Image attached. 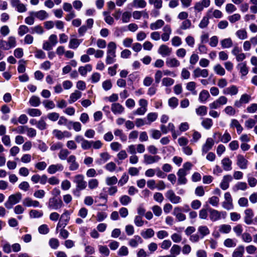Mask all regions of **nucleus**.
<instances>
[{"label": "nucleus", "instance_id": "1", "mask_svg": "<svg viewBox=\"0 0 257 257\" xmlns=\"http://www.w3.org/2000/svg\"><path fill=\"white\" fill-rule=\"evenodd\" d=\"M73 182L76 184V191H74L75 194L76 191L84 190L87 187V182L84 180V177L82 174H77L74 177Z\"/></svg>", "mask_w": 257, "mask_h": 257}, {"label": "nucleus", "instance_id": "2", "mask_svg": "<svg viewBox=\"0 0 257 257\" xmlns=\"http://www.w3.org/2000/svg\"><path fill=\"white\" fill-rule=\"evenodd\" d=\"M21 199L22 194L20 192L11 195L5 203V206L8 209H11L14 205L20 202Z\"/></svg>", "mask_w": 257, "mask_h": 257}, {"label": "nucleus", "instance_id": "3", "mask_svg": "<svg viewBox=\"0 0 257 257\" xmlns=\"http://www.w3.org/2000/svg\"><path fill=\"white\" fill-rule=\"evenodd\" d=\"M208 211L209 213V218L213 222L216 221L221 218H225L226 216L225 211H219L211 208H208Z\"/></svg>", "mask_w": 257, "mask_h": 257}, {"label": "nucleus", "instance_id": "4", "mask_svg": "<svg viewBox=\"0 0 257 257\" xmlns=\"http://www.w3.org/2000/svg\"><path fill=\"white\" fill-rule=\"evenodd\" d=\"M63 203L60 199L52 197L49 199L48 207L53 210H58L62 207Z\"/></svg>", "mask_w": 257, "mask_h": 257}, {"label": "nucleus", "instance_id": "5", "mask_svg": "<svg viewBox=\"0 0 257 257\" xmlns=\"http://www.w3.org/2000/svg\"><path fill=\"white\" fill-rule=\"evenodd\" d=\"M227 97L224 96H221L212 102L209 103V108L218 109L220 108L222 105L226 104L227 102Z\"/></svg>", "mask_w": 257, "mask_h": 257}, {"label": "nucleus", "instance_id": "6", "mask_svg": "<svg viewBox=\"0 0 257 257\" xmlns=\"http://www.w3.org/2000/svg\"><path fill=\"white\" fill-rule=\"evenodd\" d=\"M166 197L173 204H178L181 202V198L177 196L172 190H169L165 193Z\"/></svg>", "mask_w": 257, "mask_h": 257}, {"label": "nucleus", "instance_id": "7", "mask_svg": "<svg viewBox=\"0 0 257 257\" xmlns=\"http://www.w3.org/2000/svg\"><path fill=\"white\" fill-rule=\"evenodd\" d=\"M67 162L69 164V169L70 171L77 170L79 167V165L76 161V157L73 155L68 157Z\"/></svg>", "mask_w": 257, "mask_h": 257}, {"label": "nucleus", "instance_id": "8", "mask_svg": "<svg viewBox=\"0 0 257 257\" xmlns=\"http://www.w3.org/2000/svg\"><path fill=\"white\" fill-rule=\"evenodd\" d=\"M212 9H210L207 11L206 16L203 17V18H202L200 23L199 24V27L200 28L203 29L206 28L208 26L209 23V19L212 18Z\"/></svg>", "mask_w": 257, "mask_h": 257}, {"label": "nucleus", "instance_id": "9", "mask_svg": "<svg viewBox=\"0 0 257 257\" xmlns=\"http://www.w3.org/2000/svg\"><path fill=\"white\" fill-rule=\"evenodd\" d=\"M216 136H218V140L217 143L220 141L223 143H227L231 140V139L230 135L227 131H226L223 135L218 132L215 133L213 135L214 139L216 138Z\"/></svg>", "mask_w": 257, "mask_h": 257}, {"label": "nucleus", "instance_id": "10", "mask_svg": "<svg viewBox=\"0 0 257 257\" xmlns=\"http://www.w3.org/2000/svg\"><path fill=\"white\" fill-rule=\"evenodd\" d=\"M209 75L208 70L206 69H201L199 67L196 68L193 71V76L194 78L202 77L206 78Z\"/></svg>", "mask_w": 257, "mask_h": 257}, {"label": "nucleus", "instance_id": "11", "mask_svg": "<svg viewBox=\"0 0 257 257\" xmlns=\"http://www.w3.org/2000/svg\"><path fill=\"white\" fill-rule=\"evenodd\" d=\"M214 145V141L212 138H208L207 139L205 143L202 146V155H204L209 150H210L213 145Z\"/></svg>", "mask_w": 257, "mask_h": 257}, {"label": "nucleus", "instance_id": "12", "mask_svg": "<svg viewBox=\"0 0 257 257\" xmlns=\"http://www.w3.org/2000/svg\"><path fill=\"white\" fill-rule=\"evenodd\" d=\"M210 5V0H202L195 3L194 9L198 12H201L204 8H208Z\"/></svg>", "mask_w": 257, "mask_h": 257}, {"label": "nucleus", "instance_id": "13", "mask_svg": "<svg viewBox=\"0 0 257 257\" xmlns=\"http://www.w3.org/2000/svg\"><path fill=\"white\" fill-rule=\"evenodd\" d=\"M160 159V157L157 155L151 156L148 154L144 155V162L146 164H151L158 162Z\"/></svg>", "mask_w": 257, "mask_h": 257}, {"label": "nucleus", "instance_id": "14", "mask_svg": "<svg viewBox=\"0 0 257 257\" xmlns=\"http://www.w3.org/2000/svg\"><path fill=\"white\" fill-rule=\"evenodd\" d=\"M23 204L27 207H41L40 202L37 200H33L31 198L26 197L23 201Z\"/></svg>", "mask_w": 257, "mask_h": 257}, {"label": "nucleus", "instance_id": "15", "mask_svg": "<svg viewBox=\"0 0 257 257\" xmlns=\"http://www.w3.org/2000/svg\"><path fill=\"white\" fill-rule=\"evenodd\" d=\"M30 15L34 16L41 21H43L49 16L48 14L44 10H40L38 12H30Z\"/></svg>", "mask_w": 257, "mask_h": 257}, {"label": "nucleus", "instance_id": "16", "mask_svg": "<svg viewBox=\"0 0 257 257\" xmlns=\"http://www.w3.org/2000/svg\"><path fill=\"white\" fill-rule=\"evenodd\" d=\"M251 98L250 96L247 94H242L239 100H235L234 102V106L237 107H240L241 106L243 103H247Z\"/></svg>", "mask_w": 257, "mask_h": 257}, {"label": "nucleus", "instance_id": "17", "mask_svg": "<svg viewBox=\"0 0 257 257\" xmlns=\"http://www.w3.org/2000/svg\"><path fill=\"white\" fill-rule=\"evenodd\" d=\"M254 213L250 208L247 209L244 211V221L246 224H251L252 222V218Z\"/></svg>", "mask_w": 257, "mask_h": 257}, {"label": "nucleus", "instance_id": "18", "mask_svg": "<svg viewBox=\"0 0 257 257\" xmlns=\"http://www.w3.org/2000/svg\"><path fill=\"white\" fill-rule=\"evenodd\" d=\"M232 180V177L230 175H226L223 176L221 182L220 184V188L225 190L229 187V183Z\"/></svg>", "mask_w": 257, "mask_h": 257}, {"label": "nucleus", "instance_id": "19", "mask_svg": "<svg viewBox=\"0 0 257 257\" xmlns=\"http://www.w3.org/2000/svg\"><path fill=\"white\" fill-rule=\"evenodd\" d=\"M64 167L61 164H53L49 166L47 172L50 174H54L57 171H62Z\"/></svg>", "mask_w": 257, "mask_h": 257}, {"label": "nucleus", "instance_id": "20", "mask_svg": "<svg viewBox=\"0 0 257 257\" xmlns=\"http://www.w3.org/2000/svg\"><path fill=\"white\" fill-rule=\"evenodd\" d=\"M172 49L166 45H162L158 49V53L163 57L169 56L172 53Z\"/></svg>", "mask_w": 257, "mask_h": 257}, {"label": "nucleus", "instance_id": "21", "mask_svg": "<svg viewBox=\"0 0 257 257\" xmlns=\"http://www.w3.org/2000/svg\"><path fill=\"white\" fill-rule=\"evenodd\" d=\"M236 164L241 169H245L247 167L248 161L241 155H238L236 157Z\"/></svg>", "mask_w": 257, "mask_h": 257}, {"label": "nucleus", "instance_id": "22", "mask_svg": "<svg viewBox=\"0 0 257 257\" xmlns=\"http://www.w3.org/2000/svg\"><path fill=\"white\" fill-rule=\"evenodd\" d=\"M182 211L183 209L180 207H176L174 209L173 214L176 216L179 221H182L186 219V215L181 212Z\"/></svg>", "mask_w": 257, "mask_h": 257}, {"label": "nucleus", "instance_id": "23", "mask_svg": "<svg viewBox=\"0 0 257 257\" xmlns=\"http://www.w3.org/2000/svg\"><path fill=\"white\" fill-rule=\"evenodd\" d=\"M166 64L169 68H176L180 65V61L176 58H168L166 61Z\"/></svg>", "mask_w": 257, "mask_h": 257}, {"label": "nucleus", "instance_id": "24", "mask_svg": "<svg viewBox=\"0 0 257 257\" xmlns=\"http://www.w3.org/2000/svg\"><path fill=\"white\" fill-rule=\"evenodd\" d=\"M143 242L142 238L139 235H136L130 239L128 244L130 246L136 248L139 244L142 243Z\"/></svg>", "mask_w": 257, "mask_h": 257}, {"label": "nucleus", "instance_id": "25", "mask_svg": "<svg viewBox=\"0 0 257 257\" xmlns=\"http://www.w3.org/2000/svg\"><path fill=\"white\" fill-rule=\"evenodd\" d=\"M99 155L100 158L95 161V163L99 165L104 164L110 158V156L107 152L101 153Z\"/></svg>", "mask_w": 257, "mask_h": 257}, {"label": "nucleus", "instance_id": "26", "mask_svg": "<svg viewBox=\"0 0 257 257\" xmlns=\"http://www.w3.org/2000/svg\"><path fill=\"white\" fill-rule=\"evenodd\" d=\"M111 109L114 114H118L124 111V108L119 103H113L111 104Z\"/></svg>", "mask_w": 257, "mask_h": 257}, {"label": "nucleus", "instance_id": "27", "mask_svg": "<svg viewBox=\"0 0 257 257\" xmlns=\"http://www.w3.org/2000/svg\"><path fill=\"white\" fill-rule=\"evenodd\" d=\"M72 210H64V212L61 214L60 221L64 223V225H67L70 219V215L72 213Z\"/></svg>", "mask_w": 257, "mask_h": 257}, {"label": "nucleus", "instance_id": "28", "mask_svg": "<svg viewBox=\"0 0 257 257\" xmlns=\"http://www.w3.org/2000/svg\"><path fill=\"white\" fill-rule=\"evenodd\" d=\"M178 184L179 185L186 184L187 182V179L185 176L187 175V173L183 172V170H178L177 172Z\"/></svg>", "mask_w": 257, "mask_h": 257}, {"label": "nucleus", "instance_id": "29", "mask_svg": "<svg viewBox=\"0 0 257 257\" xmlns=\"http://www.w3.org/2000/svg\"><path fill=\"white\" fill-rule=\"evenodd\" d=\"M238 91V88L235 85H231L224 89L223 93L226 95H234L237 94Z\"/></svg>", "mask_w": 257, "mask_h": 257}, {"label": "nucleus", "instance_id": "30", "mask_svg": "<svg viewBox=\"0 0 257 257\" xmlns=\"http://www.w3.org/2000/svg\"><path fill=\"white\" fill-rule=\"evenodd\" d=\"M221 164L224 170L229 171L232 170V161L228 158H224L221 161Z\"/></svg>", "mask_w": 257, "mask_h": 257}, {"label": "nucleus", "instance_id": "31", "mask_svg": "<svg viewBox=\"0 0 257 257\" xmlns=\"http://www.w3.org/2000/svg\"><path fill=\"white\" fill-rule=\"evenodd\" d=\"M198 233L201 236V238L202 239L210 233V230L207 226L201 225L198 227Z\"/></svg>", "mask_w": 257, "mask_h": 257}, {"label": "nucleus", "instance_id": "32", "mask_svg": "<svg viewBox=\"0 0 257 257\" xmlns=\"http://www.w3.org/2000/svg\"><path fill=\"white\" fill-rule=\"evenodd\" d=\"M82 93L80 91L78 90H75L74 92L71 94L69 99L68 100V102L70 104H71L78 99H79L81 97Z\"/></svg>", "mask_w": 257, "mask_h": 257}, {"label": "nucleus", "instance_id": "33", "mask_svg": "<svg viewBox=\"0 0 257 257\" xmlns=\"http://www.w3.org/2000/svg\"><path fill=\"white\" fill-rule=\"evenodd\" d=\"M230 126L232 128L235 127L236 128L237 133L239 135L243 131V127L239 123V121L235 119L231 120Z\"/></svg>", "mask_w": 257, "mask_h": 257}, {"label": "nucleus", "instance_id": "34", "mask_svg": "<svg viewBox=\"0 0 257 257\" xmlns=\"http://www.w3.org/2000/svg\"><path fill=\"white\" fill-rule=\"evenodd\" d=\"M92 69L91 64H86L84 66H80L78 68V72L82 76H86L87 72L91 71Z\"/></svg>", "mask_w": 257, "mask_h": 257}, {"label": "nucleus", "instance_id": "35", "mask_svg": "<svg viewBox=\"0 0 257 257\" xmlns=\"http://www.w3.org/2000/svg\"><path fill=\"white\" fill-rule=\"evenodd\" d=\"M155 234V232L152 228H148L146 230H142L141 232V236L144 239L152 237Z\"/></svg>", "mask_w": 257, "mask_h": 257}, {"label": "nucleus", "instance_id": "36", "mask_svg": "<svg viewBox=\"0 0 257 257\" xmlns=\"http://www.w3.org/2000/svg\"><path fill=\"white\" fill-rule=\"evenodd\" d=\"M244 252V248L243 245H239L232 252V257H242Z\"/></svg>", "mask_w": 257, "mask_h": 257}, {"label": "nucleus", "instance_id": "37", "mask_svg": "<svg viewBox=\"0 0 257 257\" xmlns=\"http://www.w3.org/2000/svg\"><path fill=\"white\" fill-rule=\"evenodd\" d=\"M236 67L243 76L247 75L248 72V70L246 67V64L245 62L239 63Z\"/></svg>", "mask_w": 257, "mask_h": 257}, {"label": "nucleus", "instance_id": "38", "mask_svg": "<svg viewBox=\"0 0 257 257\" xmlns=\"http://www.w3.org/2000/svg\"><path fill=\"white\" fill-rule=\"evenodd\" d=\"M202 126L206 130H209L213 125V120L210 118H204L201 122Z\"/></svg>", "mask_w": 257, "mask_h": 257}, {"label": "nucleus", "instance_id": "39", "mask_svg": "<svg viewBox=\"0 0 257 257\" xmlns=\"http://www.w3.org/2000/svg\"><path fill=\"white\" fill-rule=\"evenodd\" d=\"M99 185V181L96 179H90L88 181V187L90 190L97 188Z\"/></svg>", "mask_w": 257, "mask_h": 257}, {"label": "nucleus", "instance_id": "40", "mask_svg": "<svg viewBox=\"0 0 257 257\" xmlns=\"http://www.w3.org/2000/svg\"><path fill=\"white\" fill-rule=\"evenodd\" d=\"M164 25V22L162 20H158L155 23L150 24V29L152 30L161 28Z\"/></svg>", "mask_w": 257, "mask_h": 257}, {"label": "nucleus", "instance_id": "41", "mask_svg": "<svg viewBox=\"0 0 257 257\" xmlns=\"http://www.w3.org/2000/svg\"><path fill=\"white\" fill-rule=\"evenodd\" d=\"M210 97V94L208 91L206 90H203L199 94V100L200 102H205L208 98Z\"/></svg>", "mask_w": 257, "mask_h": 257}, {"label": "nucleus", "instance_id": "42", "mask_svg": "<svg viewBox=\"0 0 257 257\" xmlns=\"http://www.w3.org/2000/svg\"><path fill=\"white\" fill-rule=\"evenodd\" d=\"M195 112L199 116H204L207 114V107L205 105H201L196 108Z\"/></svg>", "mask_w": 257, "mask_h": 257}, {"label": "nucleus", "instance_id": "43", "mask_svg": "<svg viewBox=\"0 0 257 257\" xmlns=\"http://www.w3.org/2000/svg\"><path fill=\"white\" fill-rule=\"evenodd\" d=\"M70 152L66 149H62L60 150L58 157L61 160H65L68 158V156L70 154Z\"/></svg>", "mask_w": 257, "mask_h": 257}, {"label": "nucleus", "instance_id": "44", "mask_svg": "<svg viewBox=\"0 0 257 257\" xmlns=\"http://www.w3.org/2000/svg\"><path fill=\"white\" fill-rule=\"evenodd\" d=\"M181 251V247L177 244H174L170 249L171 256H174L176 257L177 255L179 254Z\"/></svg>", "mask_w": 257, "mask_h": 257}, {"label": "nucleus", "instance_id": "45", "mask_svg": "<svg viewBox=\"0 0 257 257\" xmlns=\"http://www.w3.org/2000/svg\"><path fill=\"white\" fill-rule=\"evenodd\" d=\"M221 47L223 48H229L232 47L233 43L231 38H226L220 41Z\"/></svg>", "mask_w": 257, "mask_h": 257}, {"label": "nucleus", "instance_id": "46", "mask_svg": "<svg viewBox=\"0 0 257 257\" xmlns=\"http://www.w3.org/2000/svg\"><path fill=\"white\" fill-rule=\"evenodd\" d=\"M29 103L30 105L32 106H38L41 103L40 99L37 96H32L29 100Z\"/></svg>", "mask_w": 257, "mask_h": 257}, {"label": "nucleus", "instance_id": "47", "mask_svg": "<svg viewBox=\"0 0 257 257\" xmlns=\"http://www.w3.org/2000/svg\"><path fill=\"white\" fill-rule=\"evenodd\" d=\"M31 34H37L39 35H42L43 34L44 31L43 27L41 25H37L35 27L31 28Z\"/></svg>", "mask_w": 257, "mask_h": 257}, {"label": "nucleus", "instance_id": "48", "mask_svg": "<svg viewBox=\"0 0 257 257\" xmlns=\"http://www.w3.org/2000/svg\"><path fill=\"white\" fill-rule=\"evenodd\" d=\"M30 31V29L26 25H21L18 30V35L22 37L27 34Z\"/></svg>", "mask_w": 257, "mask_h": 257}, {"label": "nucleus", "instance_id": "49", "mask_svg": "<svg viewBox=\"0 0 257 257\" xmlns=\"http://www.w3.org/2000/svg\"><path fill=\"white\" fill-rule=\"evenodd\" d=\"M27 112L29 115L32 117L39 116L42 114L40 110L37 108H29Z\"/></svg>", "mask_w": 257, "mask_h": 257}, {"label": "nucleus", "instance_id": "50", "mask_svg": "<svg viewBox=\"0 0 257 257\" xmlns=\"http://www.w3.org/2000/svg\"><path fill=\"white\" fill-rule=\"evenodd\" d=\"M158 115V113L156 112L149 113L147 116L148 122H146V124H150L152 122L155 121L157 119Z\"/></svg>", "mask_w": 257, "mask_h": 257}, {"label": "nucleus", "instance_id": "51", "mask_svg": "<svg viewBox=\"0 0 257 257\" xmlns=\"http://www.w3.org/2000/svg\"><path fill=\"white\" fill-rule=\"evenodd\" d=\"M213 70L217 74L220 76H223L225 73L224 69L219 64L215 65L213 67Z\"/></svg>", "mask_w": 257, "mask_h": 257}, {"label": "nucleus", "instance_id": "52", "mask_svg": "<svg viewBox=\"0 0 257 257\" xmlns=\"http://www.w3.org/2000/svg\"><path fill=\"white\" fill-rule=\"evenodd\" d=\"M81 42V41L78 39L74 38L71 39L69 42V47L71 49H76L79 46Z\"/></svg>", "mask_w": 257, "mask_h": 257}, {"label": "nucleus", "instance_id": "53", "mask_svg": "<svg viewBox=\"0 0 257 257\" xmlns=\"http://www.w3.org/2000/svg\"><path fill=\"white\" fill-rule=\"evenodd\" d=\"M116 46L114 42H110L107 45V54H115L116 52Z\"/></svg>", "mask_w": 257, "mask_h": 257}, {"label": "nucleus", "instance_id": "54", "mask_svg": "<svg viewBox=\"0 0 257 257\" xmlns=\"http://www.w3.org/2000/svg\"><path fill=\"white\" fill-rule=\"evenodd\" d=\"M133 4L136 8H144L147 6V3L145 0H134Z\"/></svg>", "mask_w": 257, "mask_h": 257}, {"label": "nucleus", "instance_id": "55", "mask_svg": "<svg viewBox=\"0 0 257 257\" xmlns=\"http://www.w3.org/2000/svg\"><path fill=\"white\" fill-rule=\"evenodd\" d=\"M247 187V184L245 182H239L236 184L233 188L234 191H237L239 190H245Z\"/></svg>", "mask_w": 257, "mask_h": 257}, {"label": "nucleus", "instance_id": "56", "mask_svg": "<svg viewBox=\"0 0 257 257\" xmlns=\"http://www.w3.org/2000/svg\"><path fill=\"white\" fill-rule=\"evenodd\" d=\"M98 247L99 251L101 254L106 256L109 255L110 251L107 246L99 245Z\"/></svg>", "mask_w": 257, "mask_h": 257}, {"label": "nucleus", "instance_id": "57", "mask_svg": "<svg viewBox=\"0 0 257 257\" xmlns=\"http://www.w3.org/2000/svg\"><path fill=\"white\" fill-rule=\"evenodd\" d=\"M236 35L240 40H244L247 38V34L244 29H240L236 32Z\"/></svg>", "mask_w": 257, "mask_h": 257}, {"label": "nucleus", "instance_id": "58", "mask_svg": "<svg viewBox=\"0 0 257 257\" xmlns=\"http://www.w3.org/2000/svg\"><path fill=\"white\" fill-rule=\"evenodd\" d=\"M231 229V227L229 224H222L219 226V231L221 233H228Z\"/></svg>", "mask_w": 257, "mask_h": 257}, {"label": "nucleus", "instance_id": "59", "mask_svg": "<svg viewBox=\"0 0 257 257\" xmlns=\"http://www.w3.org/2000/svg\"><path fill=\"white\" fill-rule=\"evenodd\" d=\"M224 245L227 247H233L236 245V242L231 238H227L224 241Z\"/></svg>", "mask_w": 257, "mask_h": 257}, {"label": "nucleus", "instance_id": "60", "mask_svg": "<svg viewBox=\"0 0 257 257\" xmlns=\"http://www.w3.org/2000/svg\"><path fill=\"white\" fill-rule=\"evenodd\" d=\"M149 3L150 5H153L154 8L157 9H160L162 7V0H149Z\"/></svg>", "mask_w": 257, "mask_h": 257}, {"label": "nucleus", "instance_id": "61", "mask_svg": "<svg viewBox=\"0 0 257 257\" xmlns=\"http://www.w3.org/2000/svg\"><path fill=\"white\" fill-rule=\"evenodd\" d=\"M49 245L53 249H56L59 245V242L58 239L52 238L49 241Z\"/></svg>", "mask_w": 257, "mask_h": 257}, {"label": "nucleus", "instance_id": "62", "mask_svg": "<svg viewBox=\"0 0 257 257\" xmlns=\"http://www.w3.org/2000/svg\"><path fill=\"white\" fill-rule=\"evenodd\" d=\"M116 54H107L106 58V63L107 64H111L115 61Z\"/></svg>", "mask_w": 257, "mask_h": 257}, {"label": "nucleus", "instance_id": "63", "mask_svg": "<svg viewBox=\"0 0 257 257\" xmlns=\"http://www.w3.org/2000/svg\"><path fill=\"white\" fill-rule=\"evenodd\" d=\"M38 231L40 234H46L49 232V228L47 224H42L39 227Z\"/></svg>", "mask_w": 257, "mask_h": 257}, {"label": "nucleus", "instance_id": "64", "mask_svg": "<svg viewBox=\"0 0 257 257\" xmlns=\"http://www.w3.org/2000/svg\"><path fill=\"white\" fill-rule=\"evenodd\" d=\"M118 180L115 176L107 177L105 180L106 184L108 186L115 185L117 183Z\"/></svg>", "mask_w": 257, "mask_h": 257}]
</instances>
